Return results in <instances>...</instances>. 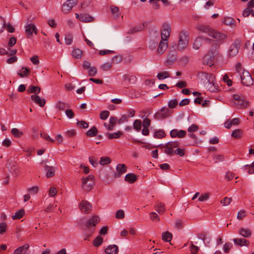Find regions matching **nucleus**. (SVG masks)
Instances as JSON below:
<instances>
[{
	"mask_svg": "<svg viewBox=\"0 0 254 254\" xmlns=\"http://www.w3.org/2000/svg\"><path fill=\"white\" fill-rule=\"evenodd\" d=\"M197 29L200 32L206 34L208 36L215 39L216 41L223 42L226 38V36L220 33L208 25H199L197 26Z\"/></svg>",
	"mask_w": 254,
	"mask_h": 254,
	"instance_id": "1",
	"label": "nucleus"
},
{
	"mask_svg": "<svg viewBox=\"0 0 254 254\" xmlns=\"http://www.w3.org/2000/svg\"><path fill=\"white\" fill-rule=\"evenodd\" d=\"M219 44H215L212 46L211 49L209 51L207 55L204 56V63L210 66L213 65L212 60L218 55Z\"/></svg>",
	"mask_w": 254,
	"mask_h": 254,
	"instance_id": "2",
	"label": "nucleus"
},
{
	"mask_svg": "<svg viewBox=\"0 0 254 254\" xmlns=\"http://www.w3.org/2000/svg\"><path fill=\"white\" fill-rule=\"evenodd\" d=\"M233 103L236 108L239 109H244L249 105L248 102L244 99L243 96L238 94L233 95Z\"/></svg>",
	"mask_w": 254,
	"mask_h": 254,
	"instance_id": "3",
	"label": "nucleus"
},
{
	"mask_svg": "<svg viewBox=\"0 0 254 254\" xmlns=\"http://www.w3.org/2000/svg\"><path fill=\"white\" fill-rule=\"evenodd\" d=\"M179 41L177 48L178 50H182L186 48L188 45L189 40L187 33L181 31L179 35Z\"/></svg>",
	"mask_w": 254,
	"mask_h": 254,
	"instance_id": "4",
	"label": "nucleus"
},
{
	"mask_svg": "<svg viewBox=\"0 0 254 254\" xmlns=\"http://www.w3.org/2000/svg\"><path fill=\"white\" fill-rule=\"evenodd\" d=\"M95 185L94 177L92 175H89L85 179H83L82 188L86 191H90Z\"/></svg>",
	"mask_w": 254,
	"mask_h": 254,
	"instance_id": "5",
	"label": "nucleus"
},
{
	"mask_svg": "<svg viewBox=\"0 0 254 254\" xmlns=\"http://www.w3.org/2000/svg\"><path fill=\"white\" fill-rule=\"evenodd\" d=\"M172 113L173 112L168 108L163 107L154 114V117L157 120L164 119L171 116Z\"/></svg>",
	"mask_w": 254,
	"mask_h": 254,
	"instance_id": "6",
	"label": "nucleus"
},
{
	"mask_svg": "<svg viewBox=\"0 0 254 254\" xmlns=\"http://www.w3.org/2000/svg\"><path fill=\"white\" fill-rule=\"evenodd\" d=\"M241 81L245 86H250L253 83V79L248 71L243 70L242 74L240 75Z\"/></svg>",
	"mask_w": 254,
	"mask_h": 254,
	"instance_id": "7",
	"label": "nucleus"
},
{
	"mask_svg": "<svg viewBox=\"0 0 254 254\" xmlns=\"http://www.w3.org/2000/svg\"><path fill=\"white\" fill-rule=\"evenodd\" d=\"M171 28L168 23H165L162 25L161 37V40L168 41L170 36Z\"/></svg>",
	"mask_w": 254,
	"mask_h": 254,
	"instance_id": "8",
	"label": "nucleus"
},
{
	"mask_svg": "<svg viewBox=\"0 0 254 254\" xmlns=\"http://www.w3.org/2000/svg\"><path fill=\"white\" fill-rule=\"evenodd\" d=\"M77 2V0H67L63 5L62 11L65 14L69 13Z\"/></svg>",
	"mask_w": 254,
	"mask_h": 254,
	"instance_id": "9",
	"label": "nucleus"
},
{
	"mask_svg": "<svg viewBox=\"0 0 254 254\" xmlns=\"http://www.w3.org/2000/svg\"><path fill=\"white\" fill-rule=\"evenodd\" d=\"M79 209L85 214L89 213L92 209V205L87 200H82L79 205Z\"/></svg>",
	"mask_w": 254,
	"mask_h": 254,
	"instance_id": "10",
	"label": "nucleus"
},
{
	"mask_svg": "<svg viewBox=\"0 0 254 254\" xmlns=\"http://www.w3.org/2000/svg\"><path fill=\"white\" fill-rule=\"evenodd\" d=\"M240 44L238 42H235L232 45H231L228 50V55L230 57H234L236 56L240 49Z\"/></svg>",
	"mask_w": 254,
	"mask_h": 254,
	"instance_id": "11",
	"label": "nucleus"
},
{
	"mask_svg": "<svg viewBox=\"0 0 254 254\" xmlns=\"http://www.w3.org/2000/svg\"><path fill=\"white\" fill-rule=\"evenodd\" d=\"M127 171V166L124 164H119L116 167V172L114 173V176L116 178H118L125 173Z\"/></svg>",
	"mask_w": 254,
	"mask_h": 254,
	"instance_id": "12",
	"label": "nucleus"
},
{
	"mask_svg": "<svg viewBox=\"0 0 254 254\" xmlns=\"http://www.w3.org/2000/svg\"><path fill=\"white\" fill-rule=\"evenodd\" d=\"M187 134L186 131L184 130H178L177 129H173L170 131V135L172 137L183 138Z\"/></svg>",
	"mask_w": 254,
	"mask_h": 254,
	"instance_id": "13",
	"label": "nucleus"
},
{
	"mask_svg": "<svg viewBox=\"0 0 254 254\" xmlns=\"http://www.w3.org/2000/svg\"><path fill=\"white\" fill-rule=\"evenodd\" d=\"M99 217L96 215H94L86 222L85 226L87 228L89 229L96 226V224L99 222Z\"/></svg>",
	"mask_w": 254,
	"mask_h": 254,
	"instance_id": "14",
	"label": "nucleus"
},
{
	"mask_svg": "<svg viewBox=\"0 0 254 254\" xmlns=\"http://www.w3.org/2000/svg\"><path fill=\"white\" fill-rule=\"evenodd\" d=\"M198 76L204 83L205 82L206 83L211 80L215 79L213 74L206 72H200L198 74Z\"/></svg>",
	"mask_w": 254,
	"mask_h": 254,
	"instance_id": "15",
	"label": "nucleus"
},
{
	"mask_svg": "<svg viewBox=\"0 0 254 254\" xmlns=\"http://www.w3.org/2000/svg\"><path fill=\"white\" fill-rule=\"evenodd\" d=\"M31 98L33 102L38 104L40 107H43L45 105L46 100L44 98H40L36 94L32 95Z\"/></svg>",
	"mask_w": 254,
	"mask_h": 254,
	"instance_id": "16",
	"label": "nucleus"
},
{
	"mask_svg": "<svg viewBox=\"0 0 254 254\" xmlns=\"http://www.w3.org/2000/svg\"><path fill=\"white\" fill-rule=\"evenodd\" d=\"M206 86L210 92H215L219 91V86L216 84L214 79H213L206 83Z\"/></svg>",
	"mask_w": 254,
	"mask_h": 254,
	"instance_id": "17",
	"label": "nucleus"
},
{
	"mask_svg": "<svg viewBox=\"0 0 254 254\" xmlns=\"http://www.w3.org/2000/svg\"><path fill=\"white\" fill-rule=\"evenodd\" d=\"M168 47V41L161 40L157 49V53L162 55Z\"/></svg>",
	"mask_w": 254,
	"mask_h": 254,
	"instance_id": "18",
	"label": "nucleus"
},
{
	"mask_svg": "<svg viewBox=\"0 0 254 254\" xmlns=\"http://www.w3.org/2000/svg\"><path fill=\"white\" fill-rule=\"evenodd\" d=\"M25 32L28 37L32 35L33 33H37L36 27L33 24H29L25 27Z\"/></svg>",
	"mask_w": 254,
	"mask_h": 254,
	"instance_id": "19",
	"label": "nucleus"
},
{
	"mask_svg": "<svg viewBox=\"0 0 254 254\" xmlns=\"http://www.w3.org/2000/svg\"><path fill=\"white\" fill-rule=\"evenodd\" d=\"M233 242L236 245L240 247L248 246L250 244L249 241L244 238H235L233 239Z\"/></svg>",
	"mask_w": 254,
	"mask_h": 254,
	"instance_id": "20",
	"label": "nucleus"
},
{
	"mask_svg": "<svg viewBox=\"0 0 254 254\" xmlns=\"http://www.w3.org/2000/svg\"><path fill=\"white\" fill-rule=\"evenodd\" d=\"M239 234L245 238H249L252 235V231L249 228L241 227L238 231Z\"/></svg>",
	"mask_w": 254,
	"mask_h": 254,
	"instance_id": "21",
	"label": "nucleus"
},
{
	"mask_svg": "<svg viewBox=\"0 0 254 254\" xmlns=\"http://www.w3.org/2000/svg\"><path fill=\"white\" fill-rule=\"evenodd\" d=\"M238 118H234L232 120L229 119L224 123V127L227 128H230L233 125L237 126L239 124Z\"/></svg>",
	"mask_w": 254,
	"mask_h": 254,
	"instance_id": "22",
	"label": "nucleus"
},
{
	"mask_svg": "<svg viewBox=\"0 0 254 254\" xmlns=\"http://www.w3.org/2000/svg\"><path fill=\"white\" fill-rule=\"evenodd\" d=\"M29 247V244H25L15 250L13 254H26Z\"/></svg>",
	"mask_w": 254,
	"mask_h": 254,
	"instance_id": "23",
	"label": "nucleus"
},
{
	"mask_svg": "<svg viewBox=\"0 0 254 254\" xmlns=\"http://www.w3.org/2000/svg\"><path fill=\"white\" fill-rule=\"evenodd\" d=\"M45 170L46 173L47 178H50L55 175V168L53 166H45Z\"/></svg>",
	"mask_w": 254,
	"mask_h": 254,
	"instance_id": "24",
	"label": "nucleus"
},
{
	"mask_svg": "<svg viewBox=\"0 0 254 254\" xmlns=\"http://www.w3.org/2000/svg\"><path fill=\"white\" fill-rule=\"evenodd\" d=\"M118 251V246L114 245L108 246L105 250V253L107 254H117Z\"/></svg>",
	"mask_w": 254,
	"mask_h": 254,
	"instance_id": "25",
	"label": "nucleus"
},
{
	"mask_svg": "<svg viewBox=\"0 0 254 254\" xmlns=\"http://www.w3.org/2000/svg\"><path fill=\"white\" fill-rule=\"evenodd\" d=\"M93 20L94 18L92 16L86 13L81 14L79 18V20L83 22H90Z\"/></svg>",
	"mask_w": 254,
	"mask_h": 254,
	"instance_id": "26",
	"label": "nucleus"
},
{
	"mask_svg": "<svg viewBox=\"0 0 254 254\" xmlns=\"http://www.w3.org/2000/svg\"><path fill=\"white\" fill-rule=\"evenodd\" d=\"M154 208L159 214H163L166 211L165 204L162 202L156 203L154 205Z\"/></svg>",
	"mask_w": 254,
	"mask_h": 254,
	"instance_id": "27",
	"label": "nucleus"
},
{
	"mask_svg": "<svg viewBox=\"0 0 254 254\" xmlns=\"http://www.w3.org/2000/svg\"><path fill=\"white\" fill-rule=\"evenodd\" d=\"M137 180L136 176L133 173H129L126 175L125 181L130 184L134 183Z\"/></svg>",
	"mask_w": 254,
	"mask_h": 254,
	"instance_id": "28",
	"label": "nucleus"
},
{
	"mask_svg": "<svg viewBox=\"0 0 254 254\" xmlns=\"http://www.w3.org/2000/svg\"><path fill=\"white\" fill-rule=\"evenodd\" d=\"M143 29H144V25L140 24L135 26L133 28L129 30V31H128V33L133 34V33L141 31L143 30Z\"/></svg>",
	"mask_w": 254,
	"mask_h": 254,
	"instance_id": "29",
	"label": "nucleus"
},
{
	"mask_svg": "<svg viewBox=\"0 0 254 254\" xmlns=\"http://www.w3.org/2000/svg\"><path fill=\"white\" fill-rule=\"evenodd\" d=\"M30 72V69L25 67H22L21 69L19 71L18 74L21 77L27 76Z\"/></svg>",
	"mask_w": 254,
	"mask_h": 254,
	"instance_id": "30",
	"label": "nucleus"
},
{
	"mask_svg": "<svg viewBox=\"0 0 254 254\" xmlns=\"http://www.w3.org/2000/svg\"><path fill=\"white\" fill-rule=\"evenodd\" d=\"M82 53V51L79 49H74L72 52V56L74 58L79 59L81 58Z\"/></svg>",
	"mask_w": 254,
	"mask_h": 254,
	"instance_id": "31",
	"label": "nucleus"
},
{
	"mask_svg": "<svg viewBox=\"0 0 254 254\" xmlns=\"http://www.w3.org/2000/svg\"><path fill=\"white\" fill-rule=\"evenodd\" d=\"M223 23L231 27L235 26V20L231 17H226L224 18Z\"/></svg>",
	"mask_w": 254,
	"mask_h": 254,
	"instance_id": "32",
	"label": "nucleus"
},
{
	"mask_svg": "<svg viewBox=\"0 0 254 254\" xmlns=\"http://www.w3.org/2000/svg\"><path fill=\"white\" fill-rule=\"evenodd\" d=\"M11 133L13 136L17 138H20L23 135V133L17 128H12Z\"/></svg>",
	"mask_w": 254,
	"mask_h": 254,
	"instance_id": "33",
	"label": "nucleus"
},
{
	"mask_svg": "<svg viewBox=\"0 0 254 254\" xmlns=\"http://www.w3.org/2000/svg\"><path fill=\"white\" fill-rule=\"evenodd\" d=\"M24 211L23 209H20L16 211L14 215L12 216V219H19L24 215Z\"/></svg>",
	"mask_w": 254,
	"mask_h": 254,
	"instance_id": "34",
	"label": "nucleus"
},
{
	"mask_svg": "<svg viewBox=\"0 0 254 254\" xmlns=\"http://www.w3.org/2000/svg\"><path fill=\"white\" fill-rule=\"evenodd\" d=\"M122 132L121 131H118L117 132L114 133H107V136L109 139H112L114 138H119L122 135Z\"/></svg>",
	"mask_w": 254,
	"mask_h": 254,
	"instance_id": "35",
	"label": "nucleus"
},
{
	"mask_svg": "<svg viewBox=\"0 0 254 254\" xmlns=\"http://www.w3.org/2000/svg\"><path fill=\"white\" fill-rule=\"evenodd\" d=\"M162 238L165 242H170L172 238V234L169 232H164L162 234Z\"/></svg>",
	"mask_w": 254,
	"mask_h": 254,
	"instance_id": "36",
	"label": "nucleus"
},
{
	"mask_svg": "<svg viewBox=\"0 0 254 254\" xmlns=\"http://www.w3.org/2000/svg\"><path fill=\"white\" fill-rule=\"evenodd\" d=\"M98 133V130L96 127H93L91 129L88 130L86 132L87 135L90 137L95 136Z\"/></svg>",
	"mask_w": 254,
	"mask_h": 254,
	"instance_id": "37",
	"label": "nucleus"
},
{
	"mask_svg": "<svg viewBox=\"0 0 254 254\" xmlns=\"http://www.w3.org/2000/svg\"><path fill=\"white\" fill-rule=\"evenodd\" d=\"M67 107L68 105L66 103L61 101H58L55 106L56 108L59 110H64Z\"/></svg>",
	"mask_w": 254,
	"mask_h": 254,
	"instance_id": "38",
	"label": "nucleus"
},
{
	"mask_svg": "<svg viewBox=\"0 0 254 254\" xmlns=\"http://www.w3.org/2000/svg\"><path fill=\"white\" fill-rule=\"evenodd\" d=\"M243 134V131L242 130L237 129L234 130L232 133V136L234 138L238 139L242 137Z\"/></svg>",
	"mask_w": 254,
	"mask_h": 254,
	"instance_id": "39",
	"label": "nucleus"
},
{
	"mask_svg": "<svg viewBox=\"0 0 254 254\" xmlns=\"http://www.w3.org/2000/svg\"><path fill=\"white\" fill-rule=\"evenodd\" d=\"M169 73L167 71L159 72L157 74V77L159 80H163L169 77Z\"/></svg>",
	"mask_w": 254,
	"mask_h": 254,
	"instance_id": "40",
	"label": "nucleus"
},
{
	"mask_svg": "<svg viewBox=\"0 0 254 254\" xmlns=\"http://www.w3.org/2000/svg\"><path fill=\"white\" fill-rule=\"evenodd\" d=\"M103 241V238L100 236H98L94 240L93 245L95 247H98L102 244Z\"/></svg>",
	"mask_w": 254,
	"mask_h": 254,
	"instance_id": "41",
	"label": "nucleus"
},
{
	"mask_svg": "<svg viewBox=\"0 0 254 254\" xmlns=\"http://www.w3.org/2000/svg\"><path fill=\"white\" fill-rule=\"evenodd\" d=\"M27 91L29 93L38 94L40 92L41 88L36 86H31L29 87Z\"/></svg>",
	"mask_w": 254,
	"mask_h": 254,
	"instance_id": "42",
	"label": "nucleus"
},
{
	"mask_svg": "<svg viewBox=\"0 0 254 254\" xmlns=\"http://www.w3.org/2000/svg\"><path fill=\"white\" fill-rule=\"evenodd\" d=\"M111 160L109 157H102L100 158L99 164L101 165H105L110 164Z\"/></svg>",
	"mask_w": 254,
	"mask_h": 254,
	"instance_id": "43",
	"label": "nucleus"
},
{
	"mask_svg": "<svg viewBox=\"0 0 254 254\" xmlns=\"http://www.w3.org/2000/svg\"><path fill=\"white\" fill-rule=\"evenodd\" d=\"M202 39L199 37L195 39L193 44V48L195 50H198L202 45Z\"/></svg>",
	"mask_w": 254,
	"mask_h": 254,
	"instance_id": "44",
	"label": "nucleus"
},
{
	"mask_svg": "<svg viewBox=\"0 0 254 254\" xmlns=\"http://www.w3.org/2000/svg\"><path fill=\"white\" fill-rule=\"evenodd\" d=\"M133 128L137 131H139L141 128V122L139 120H135L133 124Z\"/></svg>",
	"mask_w": 254,
	"mask_h": 254,
	"instance_id": "45",
	"label": "nucleus"
},
{
	"mask_svg": "<svg viewBox=\"0 0 254 254\" xmlns=\"http://www.w3.org/2000/svg\"><path fill=\"white\" fill-rule=\"evenodd\" d=\"M245 170H249L248 173L249 174H253L254 173V161L251 164V165H246L244 166Z\"/></svg>",
	"mask_w": 254,
	"mask_h": 254,
	"instance_id": "46",
	"label": "nucleus"
},
{
	"mask_svg": "<svg viewBox=\"0 0 254 254\" xmlns=\"http://www.w3.org/2000/svg\"><path fill=\"white\" fill-rule=\"evenodd\" d=\"M165 135V132L164 130H159L155 131L154 133V136L157 138H162Z\"/></svg>",
	"mask_w": 254,
	"mask_h": 254,
	"instance_id": "47",
	"label": "nucleus"
},
{
	"mask_svg": "<svg viewBox=\"0 0 254 254\" xmlns=\"http://www.w3.org/2000/svg\"><path fill=\"white\" fill-rule=\"evenodd\" d=\"M115 217L117 219H123L125 218V212L123 210L120 209L116 211Z\"/></svg>",
	"mask_w": 254,
	"mask_h": 254,
	"instance_id": "48",
	"label": "nucleus"
},
{
	"mask_svg": "<svg viewBox=\"0 0 254 254\" xmlns=\"http://www.w3.org/2000/svg\"><path fill=\"white\" fill-rule=\"evenodd\" d=\"M215 163L223 161L224 160V156L221 154H215L213 157Z\"/></svg>",
	"mask_w": 254,
	"mask_h": 254,
	"instance_id": "49",
	"label": "nucleus"
},
{
	"mask_svg": "<svg viewBox=\"0 0 254 254\" xmlns=\"http://www.w3.org/2000/svg\"><path fill=\"white\" fill-rule=\"evenodd\" d=\"M73 41V36L70 34H68L65 36V42L66 45H70Z\"/></svg>",
	"mask_w": 254,
	"mask_h": 254,
	"instance_id": "50",
	"label": "nucleus"
},
{
	"mask_svg": "<svg viewBox=\"0 0 254 254\" xmlns=\"http://www.w3.org/2000/svg\"><path fill=\"white\" fill-rule=\"evenodd\" d=\"M88 75L90 76H95L97 72V68L95 66H91L88 69Z\"/></svg>",
	"mask_w": 254,
	"mask_h": 254,
	"instance_id": "51",
	"label": "nucleus"
},
{
	"mask_svg": "<svg viewBox=\"0 0 254 254\" xmlns=\"http://www.w3.org/2000/svg\"><path fill=\"white\" fill-rule=\"evenodd\" d=\"M150 219L154 221H159L160 220L159 215L156 212H151L150 214Z\"/></svg>",
	"mask_w": 254,
	"mask_h": 254,
	"instance_id": "52",
	"label": "nucleus"
},
{
	"mask_svg": "<svg viewBox=\"0 0 254 254\" xmlns=\"http://www.w3.org/2000/svg\"><path fill=\"white\" fill-rule=\"evenodd\" d=\"M110 113L108 111H102L100 114V118L101 119L105 120L108 118Z\"/></svg>",
	"mask_w": 254,
	"mask_h": 254,
	"instance_id": "53",
	"label": "nucleus"
},
{
	"mask_svg": "<svg viewBox=\"0 0 254 254\" xmlns=\"http://www.w3.org/2000/svg\"><path fill=\"white\" fill-rule=\"evenodd\" d=\"M232 200L231 197H225L221 200L220 202L223 204V205L225 206L229 204L232 201Z\"/></svg>",
	"mask_w": 254,
	"mask_h": 254,
	"instance_id": "54",
	"label": "nucleus"
},
{
	"mask_svg": "<svg viewBox=\"0 0 254 254\" xmlns=\"http://www.w3.org/2000/svg\"><path fill=\"white\" fill-rule=\"evenodd\" d=\"M151 124V120L148 118H145L143 119L142 122L143 127H149Z\"/></svg>",
	"mask_w": 254,
	"mask_h": 254,
	"instance_id": "55",
	"label": "nucleus"
},
{
	"mask_svg": "<svg viewBox=\"0 0 254 254\" xmlns=\"http://www.w3.org/2000/svg\"><path fill=\"white\" fill-rule=\"evenodd\" d=\"M112 67V64L110 63H106L101 66V68L104 71H108Z\"/></svg>",
	"mask_w": 254,
	"mask_h": 254,
	"instance_id": "56",
	"label": "nucleus"
},
{
	"mask_svg": "<svg viewBox=\"0 0 254 254\" xmlns=\"http://www.w3.org/2000/svg\"><path fill=\"white\" fill-rule=\"evenodd\" d=\"M165 150L164 152L168 155H172L175 152L174 151V149L169 146L167 144L164 146Z\"/></svg>",
	"mask_w": 254,
	"mask_h": 254,
	"instance_id": "57",
	"label": "nucleus"
},
{
	"mask_svg": "<svg viewBox=\"0 0 254 254\" xmlns=\"http://www.w3.org/2000/svg\"><path fill=\"white\" fill-rule=\"evenodd\" d=\"M40 137H43L46 141H49L50 142H54L55 140L52 139L48 134L47 133H40Z\"/></svg>",
	"mask_w": 254,
	"mask_h": 254,
	"instance_id": "58",
	"label": "nucleus"
},
{
	"mask_svg": "<svg viewBox=\"0 0 254 254\" xmlns=\"http://www.w3.org/2000/svg\"><path fill=\"white\" fill-rule=\"evenodd\" d=\"M77 125L78 127H82L83 128H87L89 126L88 123L84 121H78L77 123Z\"/></svg>",
	"mask_w": 254,
	"mask_h": 254,
	"instance_id": "59",
	"label": "nucleus"
},
{
	"mask_svg": "<svg viewBox=\"0 0 254 254\" xmlns=\"http://www.w3.org/2000/svg\"><path fill=\"white\" fill-rule=\"evenodd\" d=\"M39 190V188L37 186H34L31 187L28 190V191L32 195L36 194Z\"/></svg>",
	"mask_w": 254,
	"mask_h": 254,
	"instance_id": "60",
	"label": "nucleus"
},
{
	"mask_svg": "<svg viewBox=\"0 0 254 254\" xmlns=\"http://www.w3.org/2000/svg\"><path fill=\"white\" fill-rule=\"evenodd\" d=\"M178 105V101L177 99H173L169 101L168 103V106L170 108L173 109L175 108Z\"/></svg>",
	"mask_w": 254,
	"mask_h": 254,
	"instance_id": "61",
	"label": "nucleus"
},
{
	"mask_svg": "<svg viewBox=\"0 0 254 254\" xmlns=\"http://www.w3.org/2000/svg\"><path fill=\"white\" fill-rule=\"evenodd\" d=\"M89 161L90 164L94 167H96L98 164V159L93 156H90L89 157Z\"/></svg>",
	"mask_w": 254,
	"mask_h": 254,
	"instance_id": "62",
	"label": "nucleus"
},
{
	"mask_svg": "<svg viewBox=\"0 0 254 254\" xmlns=\"http://www.w3.org/2000/svg\"><path fill=\"white\" fill-rule=\"evenodd\" d=\"M7 224L5 222L0 223V234H3L6 229Z\"/></svg>",
	"mask_w": 254,
	"mask_h": 254,
	"instance_id": "63",
	"label": "nucleus"
},
{
	"mask_svg": "<svg viewBox=\"0 0 254 254\" xmlns=\"http://www.w3.org/2000/svg\"><path fill=\"white\" fill-rule=\"evenodd\" d=\"M198 250V247L196 246H194L191 242L190 247V250L191 251V254H196L197 253Z\"/></svg>",
	"mask_w": 254,
	"mask_h": 254,
	"instance_id": "64",
	"label": "nucleus"
}]
</instances>
